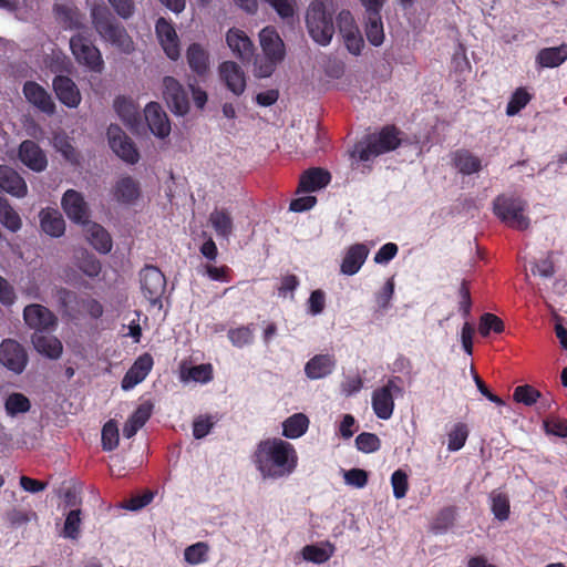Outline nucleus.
<instances>
[{"label": "nucleus", "instance_id": "nucleus-22", "mask_svg": "<svg viewBox=\"0 0 567 567\" xmlns=\"http://www.w3.org/2000/svg\"><path fill=\"white\" fill-rule=\"evenodd\" d=\"M113 109L127 128L132 132H138L141 126V115L138 106L133 99L120 95L115 97Z\"/></svg>", "mask_w": 567, "mask_h": 567}, {"label": "nucleus", "instance_id": "nucleus-4", "mask_svg": "<svg viewBox=\"0 0 567 567\" xmlns=\"http://www.w3.org/2000/svg\"><path fill=\"white\" fill-rule=\"evenodd\" d=\"M259 42L264 56L254 60V74L257 78H269L286 56V47L277 30L266 27L259 32Z\"/></svg>", "mask_w": 567, "mask_h": 567}, {"label": "nucleus", "instance_id": "nucleus-57", "mask_svg": "<svg viewBox=\"0 0 567 567\" xmlns=\"http://www.w3.org/2000/svg\"><path fill=\"white\" fill-rule=\"evenodd\" d=\"M154 404L150 400H146L138 404L130 417L137 424V426L143 427L152 416Z\"/></svg>", "mask_w": 567, "mask_h": 567}, {"label": "nucleus", "instance_id": "nucleus-17", "mask_svg": "<svg viewBox=\"0 0 567 567\" xmlns=\"http://www.w3.org/2000/svg\"><path fill=\"white\" fill-rule=\"evenodd\" d=\"M226 43L233 54L243 63H249L255 55V45L245 31L230 28L226 33Z\"/></svg>", "mask_w": 567, "mask_h": 567}, {"label": "nucleus", "instance_id": "nucleus-39", "mask_svg": "<svg viewBox=\"0 0 567 567\" xmlns=\"http://www.w3.org/2000/svg\"><path fill=\"white\" fill-rule=\"evenodd\" d=\"M0 224L11 233H17L22 227L20 215L3 196H0Z\"/></svg>", "mask_w": 567, "mask_h": 567}, {"label": "nucleus", "instance_id": "nucleus-32", "mask_svg": "<svg viewBox=\"0 0 567 567\" xmlns=\"http://www.w3.org/2000/svg\"><path fill=\"white\" fill-rule=\"evenodd\" d=\"M31 341L37 352L48 359L56 360L62 354L63 346L56 337L33 333Z\"/></svg>", "mask_w": 567, "mask_h": 567}, {"label": "nucleus", "instance_id": "nucleus-43", "mask_svg": "<svg viewBox=\"0 0 567 567\" xmlns=\"http://www.w3.org/2000/svg\"><path fill=\"white\" fill-rule=\"evenodd\" d=\"M491 511L494 517L501 522L506 520L509 516V498L506 494L493 491L489 494Z\"/></svg>", "mask_w": 567, "mask_h": 567}, {"label": "nucleus", "instance_id": "nucleus-58", "mask_svg": "<svg viewBox=\"0 0 567 567\" xmlns=\"http://www.w3.org/2000/svg\"><path fill=\"white\" fill-rule=\"evenodd\" d=\"M344 482L357 488H362L368 483V473L362 468H351L343 473Z\"/></svg>", "mask_w": 567, "mask_h": 567}, {"label": "nucleus", "instance_id": "nucleus-2", "mask_svg": "<svg viewBox=\"0 0 567 567\" xmlns=\"http://www.w3.org/2000/svg\"><path fill=\"white\" fill-rule=\"evenodd\" d=\"M91 23L102 41L111 44L121 53L131 54L135 50L134 41L125 27L113 16L103 3H94L90 8Z\"/></svg>", "mask_w": 567, "mask_h": 567}, {"label": "nucleus", "instance_id": "nucleus-35", "mask_svg": "<svg viewBox=\"0 0 567 567\" xmlns=\"http://www.w3.org/2000/svg\"><path fill=\"white\" fill-rule=\"evenodd\" d=\"M453 165L462 175L476 174L483 167L481 158L467 150H458L453 154Z\"/></svg>", "mask_w": 567, "mask_h": 567}, {"label": "nucleus", "instance_id": "nucleus-41", "mask_svg": "<svg viewBox=\"0 0 567 567\" xmlns=\"http://www.w3.org/2000/svg\"><path fill=\"white\" fill-rule=\"evenodd\" d=\"M209 223L217 236L228 239L233 231V218L225 209H215L209 215Z\"/></svg>", "mask_w": 567, "mask_h": 567}, {"label": "nucleus", "instance_id": "nucleus-29", "mask_svg": "<svg viewBox=\"0 0 567 567\" xmlns=\"http://www.w3.org/2000/svg\"><path fill=\"white\" fill-rule=\"evenodd\" d=\"M40 227L50 237L59 238L64 235L65 221L56 209L45 208L39 214Z\"/></svg>", "mask_w": 567, "mask_h": 567}, {"label": "nucleus", "instance_id": "nucleus-12", "mask_svg": "<svg viewBox=\"0 0 567 567\" xmlns=\"http://www.w3.org/2000/svg\"><path fill=\"white\" fill-rule=\"evenodd\" d=\"M163 96L175 115L184 116L188 113V93L175 78L169 75L163 78Z\"/></svg>", "mask_w": 567, "mask_h": 567}, {"label": "nucleus", "instance_id": "nucleus-47", "mask_svg": "<svg viewBox=\"0 0 567 567\" xmlns=\"http://www.w3.org/2000/svg\"><path fill=\"white\" fill-rule=\"evenodd\" d=\"M102 447L104 451H113L118 445V429L114 421H107L101 433Z\"/></svg>", "mask_w": 567, "mask_h": 567}, {"label": "nucleus", "instance_id": "nucleus-50", "mask_svg": "<svg viewBox=\"0 0 567 567\" xmlns=\"http://www.w3.org/2000/svg\"><path fill=\"white\" fill-rule=\"evenodd\" d=\"M478 330L483 337L488 336L491 331L501 333L504 330V323L497 316L487 312L481 317Z\"/></svg>", "mask_w": 567, "mask_h": 567}, {"label": "nucleus", "instance_id": "nucleus-52", "mask_svg": "<svg viewBox=\"0 0 567 567\" xmlns=\"http://www.w3.org/2000/svg\"><path fill=\"white\" fill-rule=\"evenodd\" d=\"M215 425V420L212 415H199L193 422V435L196 440L206 437Z\"/></svg>", "mask_w": 567, "mask_h": 567}, {"label": "nucleus", "instance_id": "nucleus-62", "mask_svg": "<svg viewBox=\"0 0 567 567\" xmlns=\"http://www.w3.org/2000/svg\"><path fill=\"white\" fill-rule=\"evenodd\" d=\"M189 377L195 382L207 383L213 379V369L210 364H198L189 370Z\"/></svg>", "mask_w": 567, "mask_h": 567}, {"label": "nucleus", "instance_id": "nucleus-33", "mask_svg": "<svg viewBox=\"0 0 567 567\" xmlns=\"http://www.w3.org/2000/svg\"><path fill=\"white\" fill-rule=\"evenodd\" d=\"M330 179L331 175L328 171L320 167L310 168L300 177L299 192H317L326 187Z\"/></svg>", "mask_w": 567, "mask_h": 567}, {"label": "nucleus", "instance_id": "nucleus-25", "mask_svg": "<svg viewBox=\"0 0 567 567\" xmlns=\"http://www.w3.org/2000/svg\"><path fill=\"white\" fill-rule=\"evenodd\" d=\"M140 195V183L131 176L118 178L112 187L113 199L123 206L134 205Z\"/></svg>", "mask_w": 567, "mask_h": 567}, {"label": "nucleus", "instance_id": "nucleus-20", "mask_svg": "<svg viewBox=\"0 0 567 567\" xmlns=\"http://www.w3.org/2000/svg\"><path fill=\"white\" fill-rule=\"evenodd\" d=\"M145 121L152 134L163 140L171 133V123L167 114L156 102H150L144 110Z\"/></svg>", "mask_w": 567, "mask_h": 567}, {"label": "nucleus", "instance_id": "nucleus-7", "mask_svg": "<svg viewBox=\"0 0 567 567\" xmlns=\"http://www.w3.org/2000/svg\"><path fill=\"white\" fill-rule=\"evenodd\" d=\"M306 24L310 38L321 47L331 43L334 34L332 13L329 12L321 1H313L306 14Z\"/></svg>", "mask_w": 567, "mask_h": 567}, {"label": "nucleus", "instance_id": "nucleus-21", "mask_svg": "<svg viewBox=\"0 0 567 567\" xmlns=\"http://www.w3.org/2000/svg\"><path fill=\"white\" fill-rule=\"evenodd\" d=\"M154 361L150 353L140 355L128 371L124 374L121 386L124 391L134 389L143 382L153 368Z\"/></svg>", "mask_w": 567, "mask_h": 567}, {"label": "nucleus", "instance_id": "nucleus-9", "mask_svg": "<svg viewBox=\"0 0 567 567\" xmlns=\"http://www.w3.org/2000/svg\"><path fill=\"white\" fill-rule=\"evenodd\" d=\"M106 136L111 150L127 164H136L140 159V153L134 142L117 125L111 124L107 127Z\"/></svg>", "mask_w": 567, "mask_h": 567}, {"label": "nucleus", "instance_id": "nucleus-54", "mask_svg": "<svg viewBox=\"0 0 567 567\" xmlns=\"http://www.w3.org/2000/svg\"><path fill=\"white\" fill-rule=\"evenodd\" d=\"M394 295V280L390 278L385 281L382 289L377 293L375 301L380 311H386L391 306Z\"/></svg>", "mask_w": 567, "mask_h": 567}, {"label": "nucleus", "instance_id": "nucleus-11", "mask_svg": "<svg viewBox=\"0 0 567 567\" xmlns=\"http://www.w3.org/2000/svg\"><path fill=\"white\" fill-rule=\"evenodd\" d=\"M337 27L347 50L353 55H360L364 40L349 10H342L337 16Z\"/></svg>", "mask_w": 567, "mask_h": 567}, {"label": "nucleus", "instance_id": "nucleus-63", "mask_svg": "<svg viewBox=\"0 0 567 567\" xmlns=\"http://www.w3.org/2000/svg\"><path fill=\"white\" fill-rule=\"evenodd\" d=\"M110 4L116 14L124 20L130 19L134 14L135 6L132 0H112Z\"/></svg>", "mask_w": 567, "mask_h": 567}, {"label": "nucleus", "instance_id": "nucleus-55", "mask_svg": "<svg viewBox=\"0 0 567 567\" xmlns=\"http://www.w3.org/2000/svg\"><path fill=\"white\" fill-rule=\"evenodd\" d=\"M393 496L396 499L403 498L408 492V475L402 470H396L391 475Z\"/></svg>", "mask_w": 567, "mask_h": 567}, {"label": "nucleus", "instance_id": "nucleus-23", "mask_svg": "<svg viewBox=\"0 0 567 567\" xmlns=\"http://www.w3.org/2000/svg\"><path fill=\"white\" fill-rule=\"evenodd\" d=\"M219 76L227 89L239 96L246 89V78L243 69L234 61H225L220 63Z\"/></svg>", "mask_w": 567, "mask_h": 567}, {"label": "nucleus", "instance_id": "nucleus-53", "mask_svg": "<svg viewBox=\"0 0 567 567\" xmlns=\"http://www.w3.org/2000/svg\"><path fill=\"white\" fill-rule=\"evenodd\" d=\"M540 393L530 385H519L514 390L513 398L516 402L523 403L527 406L536 403Z\"/></svg>", "mask_w": 567, "mask_h": 567}, {"label": "nucleus", "instance_id": "nucleus-34", "mask_svg": "<svg viewBox=\"0 0 567 567\" xmlns=\"http://www.w3.org/2000/svg\"><path fill=\"white\" fill-rule=\"evenodd\" d=\"M567 60V44L544 48L536 55V64L540 68H557Z\"/></svg>", "mask_w": 567, "mask_h": 567}, {"label": "nucleus", "instance_id": "nucleus-24", "mask_svg": "<svg viewBox=\"0 0 567 567\" xmlns=\"http://www.w3.org/2000/svg\"><path fill=\"white\" fill-rule=\"evenodd\" d=\"M58 23L64 29L75 32L90 30L85 24L84 14L75 7L55 4L53 8Z\"/></svg>", "mask_w": 567, "mask_h": 567}, {"label": "nucleus", "instance_id": "nucleus-13", "mask_svg": "<svg viewBox=\"0 0 567 567\" xmlns=\"http://www.w3.org/2000/svg\"><path fill=\"white\" fill-rule=\"evenodd\" d=\"M23 320L34 333L50 332L56 327V317L47 307L40 303H31L23 309Z\"/></svg>", "mask_w": 567, "mask_h": 567}, {"label": "nucleus", "instance_id": "nucleus-26", "mask_svg": "<svg viewBox=\"0 0 567 567\" xmlns=\"http://www.w3.org/2000/svg\"><path fill=\"white\" fill-rule=\"evenodd\" d=\"M0 189L17 198H23L28 194L24 178L8 165H0Z\"/></svg>", "mask_w": 567, "mask_h": 567}, {"label": "nucleus", "instance_id": "nucleus-15", "mask_svg": "<svg viewBox=\"0 0 567 567\" xmlns=\"http://www.w3.org/2000/svg\"><path fill=\"white\" fill-rule=\"evenodd\" d=\"M18 158L29 169L42 173L48 167V157L39 144L32 140H24L18 147Z\"/></svg>", "mask_w": 567, "mask_h": 567}, {"label": "nucleus", "instance_id": "nucleus-42", "mask_svg": "<svg viewBox=\"0 0 567 567\" xmlns=\"http://www.w3.org/2000/svg\"><path fill=\"white\" fill-rule=\"evenodd\" d=\"M4 409L9 416L14 417L27 413L31 409V402L23 393L13 392L7 396Z\"/></svg>", "mask_w": 567, "mask_h": 567}, {"label": "nucleus", "instance_id": "nucleus-3", "mask_svg": "<svg viewBox=\"0 0 567 567\" xmlns=\"http://www.w3.org/2000/svg\"><path fill=\"white\" fill-rule=\"evenodd\" d=\"M408 143H411L410 140L400 130L386 125L380 132L369 134L358 142L351 156L360 162H369Z\"/></svg>", "mask_w": 567, "mask_h": 567}, {"label": "nucleus", "instance_id": "nucleus-38", "mask_svg": "<svg viewBox=\"0 0 567 567\" xmlns=\"http://www.w3.org/2000/svg\"><path fill=\"white\" fill-rule=\"evenodd\" d=\"M309 426V419L303 413H295L282 423V435L287 439L302 436Z\"/></svg>", "mask_w": 567, "mask_h": 567}, {"label": "nucleus", "instance_id": "nucleus-31", "mask_svg": "<svg viewBox=\"0 0 567 567\" xmlns=\"http://www.w3.org/2000/svg\"><path fill=\"white\" fill-rule=\"evenodd\" d=\"M87 241L101 254H109L112 249V238L107 230L94 221L84 225Z\"/></svg>", "mask_w": 567, "mask_h": 567}, {"label": "nucleus", "instance_id": "nucleus-30", "mask_svg": "<svg viewBox=\"0 0 567 567\" xmlns=\"http://www.w3.org/2000/svg\"><path fill=\"white\" fill-rule=\"evenodd\" d=\"M336 361L330 354H316L305 365V373L310 380H318L332 373Z\"/></svg>", "mask_w": 567, "mask_h": 567}, {"label": "nucleus", "instance_id": "nucleus-45", "mask_svg": "<svg viewBox=\"0 0 567 567\" xmlns=\"http://www.w3.org/2000/svg\"><path fill=\"white\" fill-rule=\"evenodd\" d=\"M228 339L236 348H244L254 342V329L251 326L239 327L228 331Z\"/></svg>", "mask_w": 567, "mask_h": 567}, {"label": "nucleus", "instance_id": "nucleus-59", "mask_svg": "<svg viewBox=\"0 0 567 567\" xmlns=\"http://www.w3.org/2000/svg\"><path fill=\"white\" fill-rule=\"evenodd\" d=\"M300 281L295 275H286L281 278L280 286L278 287V296L279 297H288L290 295V299H293V292L299 287Z\"/></svg>", "mask_w": 567, "mask_h": 567}, {"label": "nucleus", "instance_id": "nucleus-36", "mask_svg": "<svg viewBox=\"0 0 567 567\" xmlns=\"http://www.w3.org/2000/svg\"><path fill=\"white\" fill-rule=\"evenodd\" d=\"M186 60L193 72L203 75L209 68L208 52L199 44L192 43L186 51Z\"/></svg>", "mask_w": 567, "mask_h": 567}, {"label": "nucleus", "instance_id": "nucleus-44", "mask_svg": "<svg viewBox=\"0 0 567 567\" xmlns=\"http://www.w3.org/2000/svg\"><path fill=\"white\" fill-rule=\"evenodd\" d=\"M447 450L451 452L460 451L466 443L468 436L467 426L464 423H457L449 432Z\"/></svg>", "mask_w": 567, "mask_h": 567}, {"label": "nucleus", "instance_id": "nucleus-46", "mask_svg": "<svg viewBox=\"0 0 567 567\" xmlns=\"http://www.w3.org/2000/svg\"><path fill=\"white\" fill-rule=\"evenodd\" d=\"M530 99V94L524 87H518L507 103L506 114L508 116L518 114L529 103Z\"/></svg>", "mask_w": 567, "mask_h": 567}, {"label": "nucleus", "instance_id": "nucleus-61", "mask_svg": "<svg viewBox=\"0 0 567 567\" xmlns=\"http://www.w3.org/2000/svg\"><path fill=\"white\" fill-rule=\"evenodd\" d=\"M454 519V511L451 507L443 508L433 524V529L436 533L445 532L452 524Z\"/></svg>", "mask_w": 567, "mask_h": 567}, {"label": "nucleus", "instance_id": "nucleus-5", "mask_svg": "<svg viewBox=\"0 0 567 567\" xmlns=\"http://www.w3.org/2000/svg\"><path fill=\"white\" fill-rule=\"evenodd\" d=\"M75 62L90 72L101 74L105 69L101 50L95 45L91 30L75 32L69 41Z\"/></svg>", "mask_w": 567, "mask_h": 567}, {"label": "nucleus", "instance_id": "nucleus-10", "mask_svg": "<svg viewBox=\"0 0 567 567\" xmlns=\"http://www.w3.org/2000/svg\"><path fill=\"white\" fill-rule=\"evenodd\" d=\"M29 362L24 347L14 339H4L0 343V364L14 374H21Z\"/></svg>", "mask_w": 567, "mask_h": 567}, {"label": "nucleus", "instance_id": "nucleus-14", "mask_svg": "<svg viewBox=\"0 0 567 567\" xmlns=\"http://www.w3.org/2000/svg\"><path fill=\"white\" fill-rule=\"evenodd\" d=\"M61 206L71 221L82 226L91 221L89 205L80 192L68 189L61 198Z\"/></svg>", "mask_w": 567, "mask_h": 567}, {"label": "nucleus", "instance_id": "nucleus-19", "mask_svg": "<svg viewBox=\"0 0 567 567\" xmlns=\"http://www.w3.org/2000/svg\"><path fill=\"white\" fill-rule=\"evenodd\" d=\"M52 89L58 100L69 109L80 105L82 96L75 82L68 75H55L52 81Z\"/></svg>", "mask_w": 567, "mask_h": 567}, {"label": "nucleus", "instance_id": "nucleus-18", "mask_svg": "<svg viewBox=\"0 0 567 567\" xmlns=\"http://www.w3.org/2000/svg\"><path fill=\"white\" fill-rule=\"evenodd\" d=\"M25 100L42 113L51 116L56 106L51 94L34 81H27L22 89Z\"/></svg>", "mask_w": 567, "mask_h": 567}, {"label": "nucleus", "instance_id": "nucleus-40", "mask_svg": "<svg viewBox=\"0 0 567 567\" xmlns=\"http://www.w3.org/2000/svg\"><path fill=\"white\" fill-rule=\"evenodd\" d=\"M365 35L373 47H380L384 41V30L381 12L365 14Z\"/></svg>", "mask_w": 567, "mask_h": 567}, {"label": "nucleus", "instance_id": "nucleus-1", "mask_svg": "<svg viewBox=\"0 0 567 567\" xmlns=\"http://www.w3.org/2000/svg\"><path fill=\"white\" fill-rule=\"evenodd\" d=\"M262 478L278 480L290 475L297 466L293 446L281 439L259 442L252 456Z\"/></svg>", "mask_w": 567, "mask_h": 567}, {"label": "nucleus", "instance_id": "nucleus-8", "mask_svg": "<svg viewBox=\"0 0 567 567\" xmlns=\"http://www.w3.org/2000/svg\"><path fill=\"white\" fill-rule=\"evenodd\" d=\"M143 295L153 306L162 307V296L166 288L163 272L155 266H145L140 272Z\"/></svg>", "mask_w": 567, "mask_h": 567}, {"label": "nucleus", "instance_id": "nucleus-51", "mask_svg": "<svg viewBox=\"0 0 567 567\" xmlns=\"http://www.w3.org/2000/svg\"><path fill=\"white\" fill-rule=\"evenodd\" d=\"M81 525V511L71 509L64 522L63 536L70 539H76Z\"/></svg>", "mask_w": 567, "mask_h": 567}, {"label": "nucleus", "instance_id": "nucleus-28", "mask_svg": "<svg viewBox=\"0 0 567 567\" xmlns=\"http://www.w3.org/2000/svg\"><path fill=\"white\" fill-rule=\"evenodd\" d=\"M395 393L388 388L380 386L372 392L371 405L374 414L380 420H389L394 411Z\"/></svg>", "mask_w": 567, "mask_h": 567}, {"label": "nucleus", "instance_id": "nucleus-64", "mask_svg": "<svg viewBox=\"0 0 567 567\" xmlns=\"http://www.w3.org/2000/svg\"><path fill=\"white\" fill-rule=\"evenodd\" d=\"M545 431L558 437H567V421L549 420L544 422Z\"/></svg>", "mask_w": 567, "mask_h": 567}, {"label": "nucleus", "instance_id": "nucleus-16", "mask_svg": "<svg viewBox=\"0 0 567 567\" xmlns=\"http://www.w3.org/2000/svg\"><path fill=\"white\" fill-rule=\"evenodd\" d=\"M155 32L168 59L176 61L181 56L179 40L174 25L165 18H158Z\"/></svg>", "mask_w": 567, "mask_h": 567}, {"label": "nucleus", "instance_id": "nucleus-6", "mask_svg": "<svg viewBox=\"0 0 567 567\" xmlns=\"http://www.w3.org/2000/svg\"><path fill=\"white\" fill-rule=\"evenodd\" d=\"M528 203L513 194L498 195L493 202L494 214L507 226L525 230L530 225V218L525 214Z\"/></svg>", "mask_w": 567, "mask_h": 567}, {"label": "nucleus", "instance_id": "nucleus-27", "mask_svg": "<svg viewBox=\"0 0 567 567\" xmlns=\"http://www.w3.org/2000/svg\"><path fill=\"white\" fill-rule=\"evenodd\" d=\"M369 252L370 250L365 244L358 243L351 245L343 256L340 265V272L346 276H353L358 274L364 265Z\"/></svg>", "mask_w": 567, "mask_h": 567}, {"label": "nucleus", "instance_id": "nucleus-37", "mask_svg": "<svg viewBox=\"0 0 567 567\" xmlns=\"http://www.w3.org/2000/svg\"><path fill=\"white\" fill-rule=\"evenodd\" d=\"M334 545L329 542L307 545L302 548V557L305 560L313 564H323L328 561L334 554Z\"/></svg>", "mask_w": 567, "mask_h": 567}, {"label": "nucleus", "instance_id": "nucleus-49", "mask_svg": "<svg viewBox=\"0 0 567 567\" xmlns=\"http://www.w3.org/2000/svg\"><path fill=\"white\" fill-rule=\"evenodd\" d=\"M355 447L365 454L374 453L380 450L381 441L374 433L362 432L355 437Z\"/></svg>", "mask_w": 567, "mask_h": 567}, {"label": "nucleus", "instance_id": "nucleus-48", "mask_svg": "<svg viewBox=\"0 0 567 567\" xmlns=\"http://www.w3.org/2000/svg\"><path fill=\"white\" fill-rule=\"evenodd\" d=\"M208 545L203 542L193 544L184 550V559L190 565H198L207 560Z\"/></svg>", "mask_w": 567, "mask_h": 567}, {"label": "nucleus", "instance_id": "nucleus-60", "mask_svg": "<svg viewBox=\"0 0 567 567\" xmlns=\"http://www.w3.org/2000/svg\"><path fill=\"white\" fill-rule=\"evenodd\" d=\"M326 306V295L322 290L317 289L310 293L308 299V311L312 316L320 315Z\"/></svg>", "mask_w": 567, "mask_h": 567}, {"label": "nucleus", "instance_id": "nucleus-56", "mask_svg": "<svg viewBox=\"0 0 567 567\" xmlns=\"http://www.w3.org/2000/svg\"><path fill=\"white\" fill-rule=\"evenodd\" d=\"M398 251L399 247L396 244L386 243L375 252L373 261L378 265L385 266L398 255Z\"/></svg>", "mask_w": 567, "mask_h": 567}]
</instances>
